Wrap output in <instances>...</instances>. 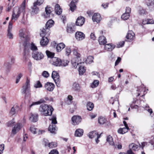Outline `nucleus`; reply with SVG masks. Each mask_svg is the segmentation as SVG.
Wrapping results in <instances>:
<instances>
[{"mask_svg": "<svg viewBox=\"0 0 154 154\" xmlns=\"http://www.w3.org/2000/svg\"><path fill=\"white\" fill-rule=\"evenodd\" d=\"M94 57L92 56H88L86 60V63H91L93 62Z\"/></svg>", "mask_w": 154, "mask_h": 154, "instance_id": "40", "label": "nucleus"}, {"mask_svg": "<svg viewBox=\"0 0 154 154\" xmlns=\"http://www.w3.org/2000/svg\"><path fill=\"white\" fill-rule=\"evenodd\" d=\"M48 130L51 133H55L57 130L56 125L52 124L50 125L49 127Z\"/></svg>", "mask_w": 154, "mask_h": 154, "instance_id": "26", "label": "nucleus"}, {"mask_svg": "<svg viewBox=\"0 0 154 154\" xmlns=\"http://www.w3.org/2000/svg\"><path fill=\"white\" fill-rule=\"evenodd\" d=\"M72 97L70 95H69L68 97L67 100L66 101V103L69 105L71 104L72 103Z\"/></svg>", "mask_w": 154, "mask_h": 154, "instance_id": "48", "label": "nucleus"}, {"mask_svg": "<svg viewBox=\"0 0 154 154\" xmlns=\"http://www.w3.org/2000/svg\"><path fill=\"white\" fill-rule=\"evenodd\" d=\"M72 122V124L74 125L79 124L82 120V118L80 116H74L71 119Z\"/></svg>", "mask_w": 154, "mask_h": 154, "instance_id": "7", "label": "nucleus"}, {"mask_svg": "<svg viewBox=\"0 0 154 154\" xmlns=\"http://www.w3.org/2000/svg\"><path fill=\"white\" fill-rule=\"evenodd\" d=\"M92 19L94 21H95L98 23L101 20V18L100 14L96 13L92 16Z\"/></svg>", "mask_w": 154, "mask_h": 154, "instance_id": "17", "label": "nucleus"}, {"mask_svg": "<svg viewBox=\"0 0 154 154\" xmlns=\"http://www.w3.org/2000/svg\"><path fill=\"white\" fill-rule=\"evenodd\" d=\"M42 39L40 42L41 45L43 46H46L48 44L49 40L46 36H42Z\"/></svg>", "mask_w": 154, "mask_h": 154, "instance_id": "18", "label": "nucleus"}, {"mask_svg": "<svg viewBox=\"0 0 154 154\" xmlns=\"http://www.w3.org/2000/svg\"><path fill=\"white\" fill-rule=\"evenodd\" d=\"M135 38V34L132 31H129L128 32L126 38L128 40V41H131Z\"/></svg>", "mask_w": 154, "mask_h": 154, "instance_id": "13", "label": "nucleus"}, {"mask_svg": "<svg viewBox=\"0 0 154 154\" xmlns=\"http://www.w3.org/2000/svg\"><path fill=\"white\" fill-rule=\"evenodd\" d=\"M32 58L36 60H39L43 59L44 54L41 52L34 51L32 53Z\"/></svg>", "mask_w": 154, "mask_h": 154, "instance_id": "4", "label": "nucleus"}, {"mask_svg": "<svg viewBox=\"0 0 154 154\" xmlns=\"http://www.w3.org/2000/svg\"><path fill=\"white\" fill-rule=\"evenodd\" d=\"M38 116L37 114H31L29 118L30 120L32 122H35L37 121Z\"/></svg>", "mask_w": 154, "mask_h": 154, "instance_id": "25", "label": "nucleus"}, {"mask_svg": "<svg viewBox=\"0 0 154 154\" xmlns=\"http://www.w3.org/2000/svg\"><path fill=\"white\" fill-rule=\"evenodd\" d=\"M19 108L17 105H14L10 110L9 114L11 116H12L15 114L17 112V109Z\"/></svg>", "mask_w": 154, "mask_h": 154, "instance_id": "14", "label": "nucleus"}, {"mask_svg": "<svg viewBox=\"0 0 154 154\" xmlns=\"http://www.w3.org/2000/svg\"><path fill=\"white\" fill-rule=\"evenodd\" d=\"M59 74L56 71H53L52 74V78L54 80L59 79Z\"/></svg>", "mask_w": 154, "mask_h": 154, "instance_id": "34", "label": "nucleus"}, {"mask_svg": "<svg viewBox=\"0 0 154 154\" xmlns=\"http://www.w3.org/2000/svg\"><path fill=\"white\" fill-rule=\"evenodd\" d=\"M34 87L35 88H40L42 87V85L40 82L38 81L36 82V83L35 84Z\"/></svg>", "mask_w": 154, "mask_h": 154, "instance_id": "53", "label": "nucleus"}, {"mask_svg": "<svg viewBox=\"0 0 154 154\" xmlns=\"http://www.w3.org/2000/svg\"><path fill=\"white\" fill-rule=\"evenodd\" d=\"M40 35L41 36H48L50 34V30L47 27L44 26L41 29Z\"/></svg>", "mask_w": 154, "mask_h": 154, "instance_id": "5", "label": "nucleus"}, {"mask_svg": "<svg viewBox=\"0 0 154 154\" xmlns=\"http://www.w3.org/2000/svg\"><path fill=\"white\" fill-rule=\"evenodd\" d=\"M129 129V128L125 127L123 128H120L118 131L119 133L123 134L128 132Z\"/></svg>", "mask_w": 154, "mask_h": 154, "instance_id": "28", "label": "nucleus"}, {"mask_svg": "<svg viewBox=\"0 0 154 154\" xmlns=\"http://www.w3.org/2000/svg\"><path fill=\"white\" fill-rule=\"evenodd\" d=\"M44 87L47 90L51 91L54 90L55 85L52 83L47 82L45 84Z\"/></svg>", "mask_w": 154, "mask_h": 154, "instance_id": "10", "label": "nucleus"}, {"mask_svg": "<svg viewBox=\"0 0 154 154\" xmlns=\"http://www.w3.org/2000/svg\"><path fill=\"white\" fill-rule=\"evenodd\" d=\"M50 120L52 121V124H55L57 123V122L56 120V116L53 115L52 116L51 119H50Z\"/></svg>", "mask_w": 154, "mask_h": 154, "instance_id": "50", "label": "nucleus"}, {"mask_svg": "<svg viewBox=\"0 0 154 154\" xmlns=\"http://www.w3.org/2000/svg\"><path fill=\"white\" fill-rule=\"evenodd\" d=\"M30 130L33 134H35L37 133V129L34 125L31 126L30 128Z\"/></svg>", "mask_w": 154, "mask_h": 154, "instance_id": "44", "label": "nucleus"}, {"mask_svg": "<svg viewBox=\"0 0 154 154\" xmlns=\"http://www.w3.org/2000/svg\"><path fill=\"white\" fill-rule=\"evenodd\" d=\"M94 107V104L91 102H88L87 104V109L88 110H92Z\"/></svg>", "mask_w": 154, "mask_h": 154, "instance_id": "36", "label": "nucleus"}, {"mask_svg": "<svg viewBox=\"0 0 154 154\" xmlns=\"http://www.w3.org/2000/svg\"><path fill=\"white\" fill-rule=\"evenodd\" d=\"M54 23V22L52 20H50L46 23L45 26L50 29L53 25Z\"/></svg>", "mask_w": 154, "mask_h": 154, "instance_id": "35", "label": "nucleus"}, {"mask_svg": "<svg viewBox=\"0 0 154 154\" xmlns=\"http://www.w3.org/2000/svg\"><path fill=\"white\" fill-rule=\"evenodd\" d=\"M99 84V81L98 80H94L92 84L91 85V86L92 88H94L97 87Z\"/></svg>", "mask_w": 154, "mask_h": 154, "instance_id": "46", "label": "nucleus"}, {"mask_svg": "<svg viewBox=\"0 0 154 154\" xmlns=\"http://www.w3.org/2000/svg\"><path fill=\"white\" fill-rule=\"evenodd\" d=\"M51 62L53 65L55 66H61V59L58 57H54L52 58Z\"/></svg>", "mask_w": 154, "mask_h": 154, "instance_id": "6", "label": "nucleus"}, {"mask_svg": "<svg viewBox=\"0 0 154 154\" xmlns=\"http://www.w3.org/2000/svg\"><path fill=\"white\" fill-rule=\"evenodd\" d=\"M98 122L101 125H103L105 123L106 121V119L102 117H100L98 118Z\"/></svg>", "mask_w": 154, "mask_h": 154, "instance_id": "42", "label": "nucleus"}, {"mask_svg": "<svg viewBox=\"0 0 154 154\" xmlns=\"http://www.w3.org/2000/svg\"><path fill=\"white\" fill-rule=\"evenodd\" d=\"M71 49L70 48L67 47L65 49V54L67 56L69 55L71 53Z\"/></svg>", "mask_w": 154, "mask_h": 154, "instance_id": "55", "label": "nucleus"}, {"mask_svg": "<svg viewBox=\"0 0 154 154\" xmlns=\"http://www.w3.org/2000/svg\"><path fill=\"white\" fill-rule=\"evenodd\" d=\"M75 38L78 41H81L84 39L85 37V35L81 32H77L75 34Z\"/></svg>", "mask_w": 154, "mask_h": 154, "instance_id": "11", "label": "nucleus"}, {"mask_svg": "<svg viewBox=\"0 0 154 154\" xmlns=\"http://www.w3.org/2000/svg\"><path fill=\"white\" fill-rule=\"evenodd\" d=\"M98 41L100 45H104L107 42L105 37L103 36L99 37Z\"/></svg>", "mask_w": 154, "mask_h": 154, "instance_id": "23", "label": "nucleus"}, {"mask_svg": "<svg viewBox=\"0 0 154 154\" xmlns=\"http://www.w3.org/2000/svg\"><path fill=\"white\" fill-rule=\"evenodd\" d=\"M21 13L20 10H14L12 14L11 20L9 23L8 31H11L12 28L13 20H17Z\"/></svg>", "mask_w": 154, "mask_h": 154, "instance_id": "3", "label": "nucleus"}, {"mask_svg": "<svg viewBox=\"0 0 154 154\" xmlns=\"http://www.w3.org/2000/svg\"><path fill=\"white\" fill-rule=\"evenodd\" d=\"M42 75L45 78H48L49 77V75L48 72L44 71L42 73Z\"/></svg>", "mask_w": 154, "mask_h": 154, "instance_id": "60", "label": "nucleus"}, {"mask_svg": "<svg viewBox=\"0 0 154 154\" xmlns=\"http://www.w3.org/2000/svg\"><path fill=\"white\" fill-rule=\"evenodd\" d=\"M4 149V144H2L0 145V153L1 154L3 152Z\"/></svg>", "mask_w": 154, "mask_h": 154, "instance_id": "62", "label": "nucleus"}, {"mask_svg": "<svg viewBox=\"0 0 154 154\" xmlns=\"http://www.w3.org/2000/svg\"><path fill=\"white\" fill-rule=\"evenodd\" d=\"M21 128V125L19 123H17L15 125L12 129V133L13 134H15Z\"/></svg>", "mask_w": 154, "mask_h": 154, "instance_id": "15", "label": "nucleus"}, {"mask_svg": "<svg viewBox=\"0 0 154 154\" xmlns=\"http://www.w3.org/2000/svg\"><path fill=\"white\" fill-rule=\"evenodd\" d=\"M125 44L124 41H122L121 42L119 43L118 44H117V46L118 48L122 47Z\"/></svg>", "mask_w": 154, "mask_h": 154, "instance_id": "64", "label": "nucleus"}, {"mask_svg": "<svg viewBox=\"0 0 154 154\" xmlns=\"http://www.w3.org/2000/svg\"><path fill=\"white\" fill-rule=\"evenodd\" d=\"M15 122L14 119H13L12 120L7 122L6 125L8 127H11L13 126Z\"/></svg>", "mask_w": 154, "mask_h": 154, "instance_id": "52", "label": "nucleus"}, {"mask_svg": "<svg viewBox=\"0 0 154 154\" xmlns=\"http://www.w3.org/2000/svg\"><path fill=\"white\" fill-rule=\"evenodd\" d=\"M26 7V0H24L20 6V8L21 10H24Z\"/></svg>", "mask_w": 154, "mask_h": 154, "instance_id": "57", "label": "nucleus"}, {"mask_svg": "<svg viewBox=\"0 0 154 154\" xmlns=\"http://www.w3.org/2000/svg\"><path fill=\"white\" fill-rule=\"evenodd\" d=\"M57 146V143L56 142H52L48 143V146L50 148H52L56 147Z\"/></svg>", "mask_w": 154, "mask_h": 154, "instance_id": "49", "label": "nucleus"}, {"mask_svg": "<svg viewBox=\"0 0 154 154\" xmlns=\"http://www.w3.org/2000/svg\"><path fill=\"white\" fill-rule=\"evenodd\" d=\"M69 61L67 60H64L61 61V66H67Z\"/></svg>", "mask_w": 154, "mask_h": 154, "instance_id": "51", "label": "nucleus"}, {"mask_svg": "<svg viewBox=\"0 0 154 154\" xmlns=\"http://www.w3.org/2000/svg\"><path fill=\"white\" fill-rule=\"evenodd\" d=\"M46 54L48 57L53 58L54 56V54L48 51H46Z\"/></svg>", "mask_w": 154, "mask_h": 154, "instance_id": "54", "label": "nucleus"}, {"mask_svg": "<svg viewBox=\"0 0 154 154\" xmlns=\"http://www.w3.org/2000/svg\"><path fill=\"white\" fill-rule=\"evenodd\" d=\"M99 134L96 131H93L90 132L88 135V137L90 138H92L97 137Z\"/></svg>", "mask_w": 154, "mask_h": 154, "instance_id": "29", "label": "nucleus"}, {"mask_svg": "<svg viewBox=\"0 0 154 154\" xmlns=\"http://www.w3.org/2000/svg\"><path fill=\"white\" fill-rule=\"evenodd\" d=\"M131 10H126L121 16V18L124 20H127L128 19L130 16Z\"/></svg>", "mask_w": 154, "mask_h": 154, "instance_id": "22", "label": "nucleus"}, {"mask_svg": "<svg viewBox=\"0 0 154 154\" xmlns=\"http://www.w3.org/2000/svg\"><path fill=\"white\" fill-rule=\"evenodd\" d=\"M43 2V0H37L36 2H34L33 3L32 7L33 10H37V9H38V6H40L42 4Z\"/></svg>", "mask_w": 154, "mask_h": 154, "instance_id": "20", "label": "nucleus"}, {"mask_svg": "<svg viewBox=\"0 0 154 154\" xmlns=\"http://www.w3.org/2000/svg\"><path fill=\"white\" fill-rule=\"evenodd\" d=\"M129 147L130 149L134 151H136L138 149V146L136 144L132 143L129 145Z\"/></svg>", "mask_w": 154, "mask_h": 154, "instance_id": "30", "label": "nucleus"}, {"mask_svg": "<svg viewBox=\"0 0 154 154\" xmlns=\"http://www.w3.org/2000/svg\"><path fill=\"white\" fill-rule=\"evenodd\" d=\"M79 71L80 75H83L85 72V69L83 66H80L79 68Z\"/></svg>", "mask_w": 154, "mask_h": 154, "instance_id": "37", "label": "nucleus"}, {"mask_svg": "<svg viewBox=\"0 0 154 154\" xmlns=\"http://www.w3.org/2000/svg\"><path fill=\"white\" fill-rule=\"evenodd\" d=\"M72 89L75 91H79L80 89V87L78 84L74 83L72 86Z\"/></svg>", "mask_w": 154, "mask_h": 154, "instance_id": "39", "label": "nucleus"}, {"mask_svg": "<svg viewBox=\"0 0 154 154\" xmlns=\"http://www.w3.org/2000/svg\"><path fill=\"white\" fill-rule=\"evenodd\" d=\"M114 48V47L110 44H106L104 46V49L107 51H112Z\"/></svg>", "mask_w": 154, "mask_h": 154, "instance_id": "33", "label": "nucleus"}, {"mask_svg": "<svg viewBox=\"0 0 154 154\" xmlns=\"http://www.w3.org/2000/svg\"><path fill=\"white\" fill-rule=\"evenodd\" d=\"M83 131L81 129H77L75 131V135L76 137H81L83 134Z\"/></svg>", "mask_w": 154, "mask_h": 154, "instance_id": "27", "label": "nucleus"}, {"mask_svg": "<svg viewBox=\"0 0 154 154\" xmlns=\"http://www.w3.org/2000/svg\"><path fill=\"white\" fill-rule=\"evenodd\" d=\"M30 49L33 52L34 51H36L38 50V48L34 44L32 43L30 45Z\"/></svg>", "mask_w": 154, "mask_h": 154, "instance_id": "47", "label": "nucleus"}, {"mask_svg": "<svg viewBox=\"0 0 154 154\" xmlns=\"http://www.w3.org/2000/svg\"><path fill=\"white\" fill-rule=\"evenodd\" d=\"M49 154H59V153L56 149H53L50 151Z\"/></svg>", "mask_w": 154, "mask_h": 154, "instance_id": "61", "label": "nucleus"}, {"mask_svg": "<svg viewBox=\"0 0 154 154\" xmlns=\"http://www.w3.org/2000/svg\"><path fill=\"white\" fill-rule=\"evenodd\" d=\"M66 30L67 32L70 33H74L75 31V26L72 23L68 24L67 26Z\"/></svg>", "mask_w": 154, "mask_h": 154, "instance_id": "8", "label": "nucleus"}, {"mask_svg": "<svg viewBox=\"0 0 154 154\" xmlns=\"http://www.w3.org/2000/svg\"><path fill=\"white\" fill-rule=\"evenodd\" d=\"M106 140L108 142L109 144L112 146L113 145L114 143L113 141V140L112 137L110 135H109L107 136L106 138Z\"/></svg>", "mask_w": 154, "mask_h": 154, "instance_id": "38", "label": "nucleus"}, {"mask_svg": "<svg viewBox=\"0 0 154 154\" xmlns=\"http://www.w3.org/2000/svg\"><path fill=\"white\" fill-rule=\"evenodd\" d=\"M38 10H32L30 12L32 16H34L38 14Z\"/></svg>", "mask_w": 154, "mask_h": 154, "instance_id": "63", "label": "nucleus"}, {"mask_svg": "<svg viewBox=\"0 0 154 154\" xmlns=\"http://www.w3.org/2000/svg\"><path fill=\"white\" fill-rule=\"evenodd\" d=\"M146 3L148 6L154 7V0H148Z\"/></svg>", "mask_w": 154, "mask_h": 154, "instance_id": "45", "label": "nucleus"}, {"mask_svg": "<svg viewBox=\"0 0 154 154\" xmlns=\"http://www.w3.org/2000/svg\"><path fill=\"white\" fill-rule=\"evenodd\" d=\"M81 63V62H79L76 58H73L72 60V64L74 68H76L78 65Z\"/></svg>", "mask_w": 154, "mask_h": 154, "instance_id": "21", "label": "nucleus"}, {"mask_svg": "<svg viewBox=\"0 0 154 154\" xmlns=\"http://www.w3.org/2000/svg\"><path fill=\"white\" fill-rule=\"evenodd\" d=\"M54 110L51 106L46 104L41 105L39 108V111L41 114L45 116L51 115Z\"/></svg>", "mask_w": 154, "mask_h": 154, "instance_id": "1", "label": "nucleus"}, {"mask_svg": "<svg viewBox=\"0 0 154 154\" xmlns=\"http://www.w3.org/2000/svg\"><path fill=\"white\" fill-rule=\"evenodd\" d=\"M25 31V29H21L19 31V35L22 40L26 41L27 40V37L24 33Z\"/></svg>", "mask_w": 154, "mask_h": 154, "instance_id": "12", "label": "nucleus"}, {"mask_svg": "<svg viewBox=\"0 0 154 154\" xmlns=\"http://www.w3.org/2000/svg\"><path fill=\"white\" fill-rule=\"evenodd\" d=\"M51 10H45L42 15L44 18H51L52 17V14L51 13Z\"/></svg>", "mask_w": 154, "mask_h": 154, "instance_id": "19", "label": "nucleus"}, {"mask_svg": "<svg viewBox=\"0 0 154 154\" xmlns=\"http://www.w3.org/2000/svg\"><path fill=\"white\" fill-rule=\"evenodd\" d=\"M77 0H73L69 5L70 10H75L76 8L75 3L77 2Z\"/></svg>", "mask_w": 154, "mask_h": 154, "instance_id": "31", "label": "nucleus"}, {"mask_svg": "<svg viewBox=\"0 0 154 154\" xmlns=\"http://www.w3.org/2000/svg\"><path fill=\"white\" fill-rule=\"evenodd\" d=\"M23 74L21 73H20L18 74L16 79V84H17L18 83L20 80V78L23 76Z\"/></svg>", "mask_w": 154, "mask_h": 154, "instance_id": "56", "label": "nucleus"}, {"mask_svg": "<svg viewBox=\"0 0 154 154\" xmlns=\"http://www.w3.org/2000/svg\"><path fill=\"white\" fill-rule=\"evenodd\" d=\"M65 47V45L63 43H60L58 44L56 47V49L57 52L60 51Z\"/></svg>", "mask_w": 154, "mask_h": 154, "instance_id": "24", "label": "nucleus"}, {"mask_svg": "<svg viewBox=\"0 0 154 154\" xmlns=\"http://www.w3.org/2000/svg\"><path fill=\"white\" fill-rule=\"evenodd\" d=\"M21 93L26 96H30L31 94L30 81L27 79L25 83L23 85L21 89Z\"/></svg>", "mask_w": 154, "mask_h": 154, "instance_id": "2", "label": "nucleus"}, {"mask_svg": "<svg viewBox=\"0 0 154 154\" xmlns=\"http://www.w3.org/2000/svg\"><path fill=\"white\" fill-rule=\"evenodd\" d=\"M7 36L10 39L13 38V35L11 33V31H8Z\"/></svg>", "mask_w": 154, "mask_h": 154, "instance_id": "59", "label": "nucleus"}, {"mask_svg": "<svg viewBox=\"0 0 154 154\" xmlns=\"http://www.w3.org/2000/svg\"><path fill=\"white\" fill-rule=\"evenodd\" d=\"M147 143L146 142H142L141 144H139V147L140 148H141L142 149H143L144 147L146 145H147Z\"/></svg>", "mask_w": 154, "mask_h": 154, "instance_id": "58", "label": "nucleus"}, {"mask_svg": "<svg viewBox=\"0 0 154 154\" xmlns=\"http://www.w3.org/2000/svg\"><path fill=\"white\" fill-rule=\"evenodd\" d=\"M45 102V100L43 99H41L38 101L32 102V103L30 105L29 107L31 108L34 105H38L42 103H44Z\"/></svg>", "mask_w": 154, "mask_h": 154, "instance_id": "32", "label": "nucleus"}, {"mask_svg": "<svg viewBox=\"0 0 154 154\" xmlns=\"http://www.w3.org/2000/svg\"><path fill=\"white\" fill-rule=\"evenodd\" d=\"M9 60V63L10 64V65L9 66H8L7 63L5 64V66L7 68V69L9 70V69L11 68V65H12L15 62V59L14 57L13 56H10L8 58Z\"/></svg>", "mask_w": 154, "mask_h": 154, "instance_id": "16", "label": "nucleus"}, {"mask_svg": "<svg viewBox=\"0 0 154 154\" xmlns=\"http://www.w3.org/2000/svg\"><path fill=\"white\" fill-rule=\"evenodd\" d=\"M73 53L74 55L76 57L77 59L80 57L81 55L78 52V50L76 49H74L73 50Z\"/></svg>", "mask_w": 154, "mask_h": 154, "instance_id": "43", "label": "nucleus"}, {"mask_svg": "<svg viewBox=\"0 0 154 154\" xmlns=\"http://www.w3.org/2000/svg\"><path fill=\"white\" fill-rule=\"evenodd\" d=\"M112 146H113L114 148H117L118 149H121L122 147L121 144L119 143H114Z\"/></svg>", "mask_w": 154, "mask_h": 154, "instance_id": "41", "label": "nucleus"}, {"mask_svg": "<svg viewBox=\"0 0 154 154\" xmlns=\"http://www.w3.org/2000/svg\"><path fill=\"white\" fill-rule=\"evenodd\" d=\"M85 21V20L84 17L80 16L79 17L75 22L76 26H82L83 25Z\"/></svg>", "mask_w": 154, "mask_h": 154, "instance_id": "9", "label": "nucleus"}]
</instances>
